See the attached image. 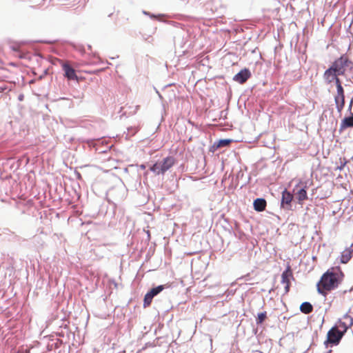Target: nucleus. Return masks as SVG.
Here are the masks:
<instances>
[{
	"mask_svg": "<svg viewBox=\"0 0 353 353\" xmlns=\"http://www.w3.org/2000/svg\"><path fill=\"white\" fill-rule=\"evenodd\" d=\"M352 63L347 56L342 55L336 59L330 66L324 72L323 79L328 84L335 83L336 88H341L342 82L339 76H344L347 68H352Z\"/></svg>",
	"mask_w": 353,
	"mask_h": 353,
	"instance_id": "nucleus-1",
	"label": "nucleus"
},
{
	"mask_svg": "<svg viewBox=\"0 0 353 353\" xmlns=\"http://www.w3.org/2000/svg\"><path fill=\"white\" fill-rule=\"evenodd\" d=\"M343 273L339 269L332 268L324 273L320 281L317 283L318 292L321 294H325L327 291H330L338 286Z\"/></svg>",
	"mask_w": 353,
	"mask_h": 353,
	"instance_id": "nucleus-2",
	"label": "nucleus"
},
{
	"mask_svg": "<svg viewBox=\"0 0 353 353\" xmlns=\"http://www.w3.org/2000/svg\"><path fill=\"white\" fill-rule=\"evenodd\" d=\"M347 329L346 323H342L341 321L339 322V325L332 327L328 331L327 339L324 342L326 347L338 345Z\"/></svg>",
	"mask_w": 353,
	"mask_h": 353,
	"instance_id": "nucleus-3",
	"label": "nucleus"
},
{
	"mask_svg": "<svg viewBox=\"0 0 353 353\" xmlns=\"http://www.w3.org/2000/svg\"><path fill=\"white\" fill-rule=\"evenodd\" d=\"M175 163V159L173 157H167L161 162H157L151 168L150 170L156 174H163L166 171L171 168Z\"/></svg>",
	"mask_w": 353,
	"mask_h": 353,
	"instance_id": "nucleus-4",
	"label": "nucleus"
},
{
	"mask_svg": "<svg viewBox=\"0 0 353 353\" xmlns=\"http://www.w3.org/2000/svg\"><path fill=\"white\" fill-rule=\"evenodd\" d=\"M59 62L64 72V77H66L68 80H75L79 81V78L76 74V72L71 66L69 61L60 59L59 60Z\"/></svg>",
	"mask_w": 353,
	"mask_h": 353,
	"instance_id": "nucleus-5",
	"label": "nucleus"
},
{
	"mask_svg": "<svg viewBox=\"0 0 353 353\" xmlns=\"http://www.w3.org/2000/svg\"><path fill=\"white\" fill-rule=\"evenodd\" d=\"M300 188L296 193V197L299 203H302L303 201L307 199V189L308 188L307 183L305 181L299 180L298 183L296 185V188Z\"/></svg>",
	"mask_w": 353,
	"mask_h": 353,
	"instance_id": "nucleus-6",
	"label": "nucleus"
},
{
	"mask_svg": "<svg viewBox=\"0 0 353 353\" xmlns=\"http://www.w3.org/2000/svg\"><path fill=\"white\" fill-rule=\"evenodd\" d=\"M164 289V285H159L156 288L151 289L144 296L143 307H148L151 305L154 296L159 294Z\"/></svg>",
	"mask_w": 353,
	"mask_h": 353,
	"instance_id": "nucleus-7",
	"label": "nucleus"
},
{
	"mask_svg": "<svg viewBox=\"0 0 353 353\" xmlns=\"http://www.w3.org/2000/svg\"><path fill=\"white\" fill-rule=\"evenodd\" d=\"M336 108L339 112H341L345 106V91L343 88H336V93L334 95Z\"/></svg>",
	"mask_w": 353,
	"mask_h": 353,
	"instance_id": "nucleus-8",
	"label": "nucleus"
},
{
	"mask_svg": "<svg viewBox=\"0 0 353 353\" xmlns=\"http://www.w3.org/2000/svg\"><path fill=\"white\" fill-rule=\"evenodd\" d=\"M291 278H293L292 271L291 267L288 265L286 270L281 274V283L285 285V292H288L290 290Z\"/></svg>",
	"mask_w": 353,
	"mask_h": 353,
	"instance_id": "nucleus-9",
	"label": "nucleus"
},
{
	"mask_svg": "<svg viewBox=\"0 0 353 353\" xmlns=\"http://www.w3.org/2000/svg\"><path fill=\"white\" fill-rule=\"evenodd\" d=\"M251 73L250 70L247 68H244L241 70L239 73H237L233 78L234 81L243 84L247 81V80L250 77Z\"/></svg>",
	"mask_w": 353,
	"mask_h": 353,
	"instance_id": "nucleus-10",
	"label": "nucleus"
},
{
	"mask_svg": "<svg viewBox=\"0 0 353 353\" xmlns=\"http://www.w3.org/2000/svg\"><path fill=\"white\" fill-rule=\"evenodd\" d=\"M353 256V244L345 248L341 254L340 261L342 263H347Z\"/></svg>",
	"mask_w": 353,
	"mask_h": 353,
	"instance_id": "nucleus-11",
	"label": "nucleus"
},
{
	"mask_svg": "<svg viewBox=\"0 0 353 353\" xmlns=\"http://www.w3.org/2000/svg\"><path fill=\"white\" fill-rule=\"evenodd\" d=\"M21 43L11 42L10 43V48L15 53L14 55L19 59L24 57L23 54L21 52Z\"/></svg>",
	"mask_w": 353,
	"mask_h": 353,
	"instance_id": "nucleus-12",
	"label": "nucleus"
},
{
	"mask_svg": "<svg viewBox=\"0 0 353 353\" xmlns=\"http://www.w3.org/2000/svg\"><path fill=\"white\" fill-rule=\"evenodd\" d=\"M344 321L342 323H346L347 328L353 325V305L350 307L348 311L343 316Z\"/></svg>",
	"mask_w": 353,
	"mask_h": 353,
	"instance_id": "nucleus-13",
	"label": "nucleus"
},
{
	"mask_svg": "<svg viewBox=\"0 0 353 353\" xmlns=\"http://www.w3.org/2000/svg\"><path fill=\"white\" fill-rule=\"evenodd\" d=\"M266 201L264 199H256L254 201V208L257 212L265 210L266 207Z\"/></svg>",
	"mask_w": 353,
	"mask_h": 353,
	"instance_id": "nucleus-14",
	"label": "nucleus"
},
{
	"mask_svg": "<svg viewBox=\"0 0 353 353\" xmlns=\"http://www.w3.org/2000/svg\"><path fill=\"white\" fill-rule=\"evenodd\" d=\"M292 199H293V195L290 192L285 190L282 192V199H281L282 206H284V205H290Z\"/></svg>",
	"mask_w": 353,
	"mask_h": 353,
	"instance_id": "nucleus-15",
	"label": "nucleus"
},
{
	"mask_svg": "<svg viewBox=\"0 0 353 353\" xmlns=\"http://www.w3.org/2000/svg\"><path fill=\"white\" fill-rule=\"evenodd\" d=\"M353 128V114L350 117H345L341 123V129Z\"/></svg>",
	"mask_w": 353,
	"mask_h": 353,
	"instance_id": "nucleus-16",
	"label": "nucleus"
},
{
	"mask_svg": "<svg viewBox=\"0 0 353 353\" xmlns=\"http://www.w3.org/2000/svg\"><path fill=\"white\" fill-rule=\"evenodd\" d=\"M300 310L303 313L308 314L312 312L313 306L309 302H304L301 305Z\"/></svg>",
	"mask_w": 353,
	"mask_h": 353,
	"instance_id": "nucleus-17",
	"label": "nucleus"
},
{
	"mask_svg": "<svg viewBox=\"0 0 353 353\" xmlns=\"http://www.w3.org/2000/svg\"><path fill=\"white\" fill-rule=\"evenodd\" d=\"M267 318V312H261L258 314V316L256 317V324H261Z\"/></svg>",
	"mask_w": 353,
	"mask_h": 353,
	"instance_id": "nucleus-18",
	"label": "nucleus"
},
{
	"mask_svg": "<svg viewBox=\"0 0 353 353\" xmlns=\"http://www.w3.org/2000/svg\"><path fill=\"white\" fill-rule=\"evenodd\" d=\"M232 142L230 139H221L218 141L216 143V148H222L225 147L230 145Z\"/></svg>",
	"mask_w": 353,
	"mask_h": 353,
	"instance_id": "nucleus-19",
	"label": "nucleus"
},
{
	"mask_svg": "<svg viewBox=\"0 0 353 353\" xmlns=\"http://www.w3.org/2000/svg\"><path fill=\"white\" fill-rule=\"evenodd\" d=\"M23 97H24L23 94H20V95L19 96L18 99H19V101H23Z\"/></svg>",
	"mask_w": 353,
	"mask_h": 353,
	"instance_id": "nucleus-20",
	"label": "nucleus"
},
{
	"mask_svg": "<svg viewBox=\"0 0 353 353\" xmlns=\"http://www.w3.org/2000/svg\"><path fill=\"white\" fill-rule=\"evenodd\" d=\"M5 90V88L0 87V92H3Z\"/></svg>",
	"mask_w": 353,
	"mask_h": 353,
	"instance_id": "nucleus-21",
	"label": "nucleus"
},
{
	"mask_svg": "<svg viewBox=\"0 0 353 353\" xmlns=\"http://www.w3.org/2000/svg\"><path fill=\"white\" fill-rule=\"evenodd\" d=\"M352 103H353V101L352 100L350 102V108H351Z\"/></svg>",
	"mask_w": 353,
	"mask_h": 353,
	"instance_id": "nucleus-22",
	"label": "nucleus"
}]
</instances>
